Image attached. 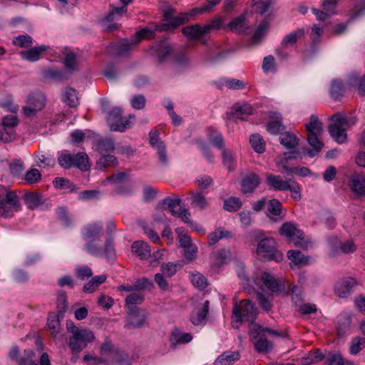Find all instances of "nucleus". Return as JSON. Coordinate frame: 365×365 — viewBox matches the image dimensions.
Segmentation results:
<instances>
[{
    "label": "nucleus",
    "mask_w": 365,
    "mask_h": 365,
    "mask_svg": "<svg viewBox=\"0 0 365 365\" xmlns=\"http://www.w3.org/2000/svg\"><path fill=\"white\" fill-rule=\"evenodd\" d=\"M242 201L239 197H230L224 201L223 209L226 211L234 212L241 208Z\"/></svg>",
    "instance_id": "obj_49"
},
{
    "label": "nucleus",
    "mask_w": 365,
    "mask_h": 365,
    "mask_svg": "<svg viewBox=\"0 0 365 365\" xmlns=\"http://www.w3.org/2000/svg\"><path fill=\"white\" fill-rule=\"evenodd\" d=\"M282 205L277 199L270 200L267 205V210L272 215L270 220L274 222L281 221L284 219L282 215Z\"/></svg>",
    "instance_id": "obj_23"
},
{
    "label": "nucleus",
    "mask_w": 365,
    "mask_h": 365,
    "mask_svg": "<svg viewBox=\"0 0 365 365\" xmlns=\"http://www.w3.org/2000/svg\"><path fill=\"white\" fill-rule=\"evenodd\" d=\"M46 106V98L43 94L35 93L28 97L27 104L22 108L26 118H32Z\"/></svg>",
    "instance_id": "obj_10"
},
{
    "label": "nucleus",
    "mask_w": 365,
    "mask_h": 365,
    "mask_svg": "<svg viewBox=\"0 0 365 365\" xmlns=\"http://www.w3.org/2000/svg\"><path fill=\"white\" fill-rule=\"evenodd\" d=\"M123 110L120 108H113L108 113L107 122L111 131L124 132L131 128V123L128 119L122 117Z\"/></svg>",
    "instance_id": "obj_9"
},
{
    "label": "nucleus",
    "mask_w": 365,
    "mask_h": 365,
    "mask_svg": "<svg viewBox=\"0 0 365 365\" xmlns=\"http://www.w3.org/2000/svg\"><path fill=\"white\" fill-rule=\"evenodd\" d=\"M154 51L160 62H163L171 53L173 49L171 46L165 42H161L153 46Z\"/></svg>",
    "instance_id": "obj_30"
},
{
    "label": "nucleus",
    "mask_w": 365,
    "mask_h": 365,
    "mask_svg": "<svg viewBox=\"0 0 365 365\" xmlns=\"http://www.w3.org/2000/svg\"><path fill=\"white\" fill-rule=\"evenodd\" d=\"M240 354L237 351H227L220 354L215 361V365H232L237 361Z\"/></svg>",
    "instance_id": "obj_25"
},
{
    "label": "nucleus",
    "mask_w": 365,
    "mask_h": 365,
    "mask_svg": "<svg viewBox=\"0 0 365 365\" xmlns=\"http://www.w3.org/2000/svg\"><path fill=\"white\" fill-rule=\"evenodd\" d=\"M305 34L304 29L302 28L297 29V30L287 34L281 41V45L284 48H289L294 46L297 41L304 37Z\"/></svg>",
    "instance_id": "obj_26"
},
{
    "label": "nucleus",
    "mask_w": 365,
    "mask_h": 365,
    "mask_svg": "<svg viewBox=\"0 0 365 365\" xmlns=\"http://www.w3.org/2000/svg\"><path fill=\"white\" fill-rule=\"evenodd\" d=\"M63 317L58 316V313L49 314L48 317L47 325L49 329L52 331V334L54 337H56L60 329V318Z\"/></svg>",
    "instance_id": "obj_52"
},
{
    "label": "nucleus",
    "mask_w": 365,
    "mask_h": 365,
    "mask_svg": "<svg viewBox=\"0 0 365 365\" xmlns=\"http://www.w3.org/2000/svg\"><path fill=\"white\" fill-rule=\"evenodd\" d=\"M191 205L200 210H205L208 206L205 197L200 192L192 193Z\"/></svg>",
    "instance_id": "obj_50"
},
{
    "label": "nucleus",
    "mask_w": 365,
    "mask_h": 365,
    "mask_svg": "<svg viewBox=\"0 0 365 365\" xmlns=\"http://www.w3.org/2000/svg\"><path fill=\"white\" fill-rule=\"evenodd\" d=\"M133 38L130 40L122 39L116 43H111L108 48V52L114 56H125L128 55L136 46Z\"/></svg>",
    "instance_id": "obj_13"
},
{
    "label": "nucleus",
    "mask_w": 365,
    "mask_h": 365,
    "mask_svg": "<svg viewBox=\"0 0 365 365\" xmlns=\"http://www.w3.org/2000/svg\"><path fill=\"white\" fill-rule=\"evenodd\" d=\"M115 230V225L114 222L108 221L106 225L107 236L104 244V258L111 263L114 262L117 258L113 238L111 237V234Z\"/></svg>",
    "instance_id": "obj_12"
},
{
    "label": "nucleus",
    "mask_w": 365,
    "mask_h": 365,
    "mask_svg": "<svg viewBox=\"0 0 365 365\" xmlns=\"http://www.w3.org/2000/svg\"><path fill=\"white\" fill-rule=\"evenodd\" d=\"M287 257L295 265H306L309 259V257L304 255L301 252L293 250L287 252Z\"/></svg>",
    "instance_id": "obj_44"
},
{
    "label": "nucleus",
    "mask_w": 365,
    "mask_h": 365,
    "mask_svg": "<svg viewBox=\"0 0 365 365\" xmlns=\"http://www.w3.org/2000/svg\"><path fill=\"white\" fill-rule=\"evenodd\" d=\"M20 209L19 199L16 193L8 187L0 185V215L11 217Z\"/></svg>",
    "instance_id": "obj_5"
},
{
    "label": "nucleus",
    "mask_w": 365,
    "mask_h": 365,
    "mask_svg": "<svg viewBox=\"0 0 365 365\" xmlns=\"http://www.w3.org/2000/svg\"><path fill=\"white\" fill-rule=\"evenodd\" d=\"M250 143L253 150L258 153L265 150V141L259 134H252L250 138Z\"/></svg>",
    "instance_id": "obj_46"
},
{
    "label": "nucleus",
    "mask_w": 365,
    "mask_h": 365,
    "mask_svg": "<svg viewBox=\"0 0 365 365\" xmlns=\"http://www.w3.org/2000/svg\"><path fill=\"white\" fill-rule=\"evenodd\" d=\"M271 5V0H252V7L255 12L263 14H264Z\"/></svg>",
    "instance_id": "obj_56"
},
{
    "label": "nucleus",
    "mask_w": 365,
    "mask_h": 365,
    "mask_svg": "<svg viewBox=\"0 0 365 365\" xmlns=\"http://www.w3.org/2000/svg\"><path fill=\"white\" fill-rule=\"evenodd\" d=\"M261 182L260 178L256 173H252L245 175L241 180V187L243 193L252 192Z\"/></svg>",
    "instance_id": "obj_16"
},
{
    "label": "nucleus",
    "mask_w": 365,
    "mask_h": 365,
    "mask_svg": "<svg viewBox=\"0 0 365 365\" xmlns=\"http://www.w3.org/2000/svg\"><path fill=\"white\" fill-rule=\"evenodd\" d=\"M307 134H322L323 131L322 123L315 115H312L310 121L305 125Z\"/></svg>",
    "instance_id": "obj_41"
},
{
    "label": "nucleus",
    "mask_w": 365,
    "mask_h": 365,
    "mask_svg": "<svg viewBox=\"0 0 365 365\" xmlns=\"http://www.w3.org/2000/svg\"><path fill=\"white\" fill-rule=\"evenodd\" d=\"M262 284L271 292H285L290 288L288 282L284 279H277L269 272H263L260 277Z\"/></svg>",
    "instance_id": "obj_11"
},
{
    "label": "nucleus",
    "mask_w": 365,
    "mask_h": 365,
    "mask_svg": "<svg viewBox=\"0 0 365 365\" xmlns=\"http://www.w3.org/2000/svg\"><path fill=\"white\" fill-rule=\"evenodd\" d=\"M113 361L118 365H130L128 355L123 351L116 350L114 351Z\"/></svg>",
    "instance_id": "obj_64"
},
{
    "label": "nucleus",
    "mask_w": 365,
    "mask_h": 365,
    "mask_svg": "<svg viewBox=\"0 0 365 365\" xmlns=\"http://www.w3.org/2000/svg\"><path fill=\"white\" fill-rule=\"evenodd\" d=\"M31 351H24V355H19V349L18 346H13L9 351V356L11 359L15 360L19 365H26L31 358Z\"/></svg>",
    "instance_id": "obj_32"
},
{
    "label": "nucleus",
    "mask_w": 365,
    "mask_h": 365,
    "mask_svg": "<svg viewBox=\"0 0 365 365\" xmlns=\"http://www.w3.org/2000/svg\"><path fill=\"white\" fill-rule=\"evenodd\" d=\"M15 130L10 128H6L4 125L0 124V142L9 143L15 139Z\"/></svg>",
    "instance_id": "obj_55"
},
{
    "label": "nucleus",
    "mask_w": 365,
    "mask_h": 365,
    "mask_svg": "<svg viewBox=\"0 0 365 365\" xmlns=\"http://www.w3.org/2000/svg\"><path fill=\"white\" fill-rule=\"evenodd\" d=\"M253 112V108L251 105L245 103L242 106H235L233 108V110L231 112L232 118L237 120H245L247 117L252 115Z\"/></svg>",
    "instance_id": "obj_28"
},
{
    "label": "nucleus",
    "mask_w": 365,
    "mask_h": 365,
    "mask_svg": "<svg viewBox=\"0 0 365 365\" xmlns=\"http://www.w3.org/2000/svg\"><path fill=\"white\" fill-rule=\"evenodd\" d=\"M44 77L56 82H62L68 78V76L64 72L53 68L44 71Z\"/></svg>",
    "instance_id": "obj_39"
},
{
    "label": "nucleus",
    "mask_w": 365,
    "mask_h": 365,
    "mask_svg": "<svg viewBox=\"0 0 365 365\" xmlns=\"http://www.w3.org/2000/svg\"><path fill=\"white\" fill-rule=\"evenodd\" d=\"M74 165L76 167L81 170H87L90 168L89 158L86 153H78L74 154Z\"/></svg>",
    "instance_id": "obj_42"
},
{
    "label": "nucleus",
    "mask_w": 365,
    "mask_h": 365,
    "mask_svg": "<svg viewBox=\"0 0 365 365\" xmlns=\"http://www.w3.org/2000/svg\"><path fill=\"white\" fill-rule=\"evenodd\" d=\"M127 9L125 6L113 7L104 19L106 23H112L118 20L123 14L126 13Z\"/></svg>",
    "instance_id": "obj_53"
},
{
    "label": "nucleus",
    "mask_w": 365,
    "mask_h": 365,
    "mask_svg": "<svg viewBox=\"0 0 365 365\" xmlns=\"http://www.w3.org/2000/svg\"><path fill=\"white\" fill-rule=\"evenodd\" d=\"M326 365H351L340 353L329 354L326 359Z\"/></svg>",
    "instance_id": "obj_54"
},
{
    "label": "nucleus",
    "mask_w": 365,
    "mask_h": 365,
    "mask_svg": "<svg viewBox=\"0 0 365 365\" xmlns=\"http://www.w3.org/2000/svg\"><path fill=\"white\" fill-rule=\"evenodd\" d=\"M339 334L344 335L351 326V315L349 313H341L336 317Z\"/></svg>",
    "instance_id": "obj_33"
},
{
    "label": "nucleus",
    "mask_w": 365,
    "mask_h": 365,
    "mask_svg": "<svg viewBox=\"0 0 365 365\" xmlns=\"http://www.w3.org/2000/svg\"><path fill=\"white\" fill-rule=\"evenodd\" d=\"M229 27L231 31L245 34L247 31L248 27L246 24V18L244 15H241L234 19L229 23Z\"/></svg>",
    "instance_id": "obj_35"
},
{
    "label": "nucleus",
    "mask_w": 365,
    "mask_h": 365,
    "mask_svg": "<svg viewBox=\"0 0 365 365\" xmlns=\"http://www.w3.org/2000/svg\"><path fill=\"white\" fill-rule=\"evenodd\" d=\"M180 203H181V200L179 198L167 197V198L164 199L163 202V206L166 205L168 210L174 216H175L177 215V213L179 212V209L175 210V208L181 207ZM163 208H165V207H163Z\"/></svg>",
    "instance_id": "obj_57"
},
{
    "label": "nucleus",
    "mask_w": 365,
    "mask_h": 365,
    "mask_svg": "<svg viewBox=\"0 0 365 365\" xmlns=\"http://www.w3.org/2000/svg\"><path fill=\"white\" fill-rule=\"evenodd\" d=\"M320 135L316 133L307 134L308 143L313 148V150L304 148V153H306L311 158L314 157L319 153L324 146V143L318 138Z\"/></svg>",
    "instance_id": "obj_22"
},
{
    "label": "nucleus",
    "mask_w": 365,
    "mask_h": 365,
    "mask_svg": "<svg viewBox=\"0 0 365 365\" xmlns=\"http://www.w3.org/2000/svg\"><path fill=\"white\" fill-rule=\"evenodd\" d=\"M46 45H41L33 47L29 50L22 51L21 56L23 59L28 61L34 62L40 59L41 54L48 49Z\"/></svg>",
    "instance_id": "obj_24"
},
{
    "label": "nucleus",
    "mask_w": 365,
    "mask_h": 365,
    "mask_svg": "<svg viewBox=\"0 0 365 365\" xmlns=\"http://www.w3.org/2000/svg\"><path fill=\"white\" fill-rule=\"evenodd\" d=\"M292 179L283 180L281 175H276L272 173L265 174V181L268 187L275 191H286Z\"/></svg>",
    "instance_id": "obj_15"
},
{
    "label": "nucleus",
    "mask_w": 365,
    "mask_h": 365,
    "mask_svg": "<svg viewBox=\"0 0 365 365\" xmlns=\"http://www.w3.org/2000/svg\"><path fill=\"white\" fill-rule=\"evenodd\" d=\"M365 346V339L362 337H355L352 339L350 345L349 352L352 355L358 354Z\"/></svg>",
    "instance_id": "obj_61"
},
{
    "label": "nucleus",
    "mask_w": 365,
    "mask_h": 365,
    "mask_svg": "<svg viewBox=\"0 0 365 365\" xmlns=\"http://www.w3.org/2000/svg\"><path fill=\"white\" fill-rule=\"evenodd\" d=\"M231 233L229 231L224 230L221 228L216 229L214 232L208 235L207 242L209 245H213L220 240L229 237Z\"/></svg>",
    "instance_id": "obj_45"
},
{
    "label": "nucleus",
    "mask_w": 365,
    "mask_h": 365,
    "mask_svg": "<svg viewBox=\"0 0 365 365\" xmlns=\"http://www.w3.org/2000/svg\"><path fill=\"white\" fill-rule=\"evenodd\" d=\"M253 237L259 240L257 249L258 255L277 262L282 260L283 255L277 250L274 238L264 237V233L260 230L254 231Z\"/></svg>",
    "instance_id": "obj_4"
},
{
    "label": "nucleus",
    "mask_w": 365,
    "mask_h": 365,
    "mask_svg": "<svg viewBox=\"0 0 365 365\" xmlns=\"http://www.w3.org/2000/svg\"><path fill=\"white\" fill-rule=\"evenodd\" d=\"M145 320L146 317L139 313L137 307H129L128 323L126 324L128 328L130 327L138 329L142 328L145 323Z\"/></svg>",
    "instance_id": "obj_17"
},
{
    "label": "nucleus",
    "mask_w": 365,
    "mask_h": 365,
    "mask_svg": "<svg viewBox=\"0 0 365 365\" xmlns=\"http://www.w3.org/2000/svg\"><path fill=\"white\" fill-rule=\"evenodd\" d=\"M67 329L72 334V336L68 339V344L73 356L71 357L73 362L78 359L77 354L80 353L87 344L92 342L95 339L94 334L88 329H81L73 324L72 322H67Z\"/></svg>",
    "instance_id": "obj_2"
},
{
    "label": "nucleus",
    "mask_w": 365,
    "mask_h": 365,
    "mask_svg": "<svg viewBox=\"0 0 365 365\" xmlns=\"http://www.w3.org/2000/svg\"><path fill=\"white\" fill-rule=\"evenodd\" d=\"M76 277L81 280H84L91 277L93 275L91 269L87 265H81L76 268Z\"/></svg>",
    "instance_id": "obj_62"
},
{
    "label": "nucleus",
    "mask_w": 365,
    "mask_h": 365,
    "mask_svg": "<svg viewBox=\"0 0 365 365\" xmlns=\"http://www.w3.org/2000/svg\"><path fill=\"white\" fill-rule=\"evenodd\" d=\"M182 32L190 40H200L204 36L207 34L205 26H201L200 24L185 26L182 29Z\"/></svg>",
    "instance_id": "obj_20"
},
{
    "label": "nucleus",
    "mask_w": 365,
    "mask_h": 365,
    "mask_svg": "<svg viewBox=\"0 0 365 365\" xmlns=\"http://www.w3.org/2000/svg\"><path fill=\"white\" fill-rule=\"evenodd\" d=\"M279 233L293 241L296 247L307 248L308 246V242L304 240L303 232L292 222L284 223L279 229Z\"/></svg>",
    "instance_id": "obj_8"
},
{
    "label": "nucleus",
    "mask_w": 365,
    "mask_h": 365,
    "mask_svg": "<svg viewBox=\"0 0 365 365\" xmlns=\"http://www.w3.org/2000/svg\"><path fill=\"white\" fill-rule=\"evenodd\" d=\"M106 276L104 274L95 276L83 286V291L86 293L93 292L101 284L106 280Z\"/></svg>",
    "instance_id": "obj_36"
},
{
    "label": "nucleus",
    "mask_w": 365,
    "mask_h": 365,
    "mask_svg": "<svg viewBox=\"0 0 365 365\" xmlns=\"http://www.w3.org/2000/svg\"><path fill=\"white\" fill-rule=\"evenodd\" d=\"M26 205L30 209H34L43 203V196L38 192H28L24 196Z\"/></svg>",
    "instance_id": "obj_31"
},
{
    "label": "nucleus",
    "mask_w": 365,
    "mask_h": 365,
    "mask_svg": "<svg viewBox=\"0 0 365 365\" xmlns=\"http://www.w3.org/2000/svg\"><path fill=\"white\" fill-rule=\"evenodd\" d=\"M98 160L97 161V166L100 169L106 168L108 167H114L118 164L116 158L110 154H101Z\"/></svg>",
    "instance_id": "obj_48"
},
{
    "label": "nucleus",
    "mask_w": 365,
    "mask_h": 365,
    "mask_svg": "<svg viewBox=\"0 0 365 365\" xmlns=\"http://www.w3.org/2000/svg\"><path fill=\"white\" fill-rule=\"evenodd\" d=\"M61 100L71 108L76 107L79 103L77 91L73 88L66 87L63 92Z\"/></svg>",
    "instance_id": "obj_29"
},
{
    "label": "nucleus",
    "mask_w": 365,
    "mask_h": 365,
    "mask_svg": "<svg viewBox=\"0 0 365 365\" xmlns=\"http://www.w3.org/2000/svg\"><path fill=\"white\" fill-rule=\"evenodd\" d=\"M74 154L70 153L68 150H63L58 155V164L65 169L73 167Z\"/></svg>",
    "instance_id": "obj_43"
},
{
    "label": "nucleus",
    "mask_w": 365,
    "mask_h": 365,
    "mask_svg": "<svg viewBox=\"0 0 365 365\" xmlns=\"http://www.w3.org/2000/svg\"><path fill=\"white\" fill-rule=\"evenodd\" d=\"M96 149L101 154L112 153L115 149V143L110 138L98 140L96 145Z\"/></svg>",
    "instance_id": "obj_47"
},
{
    "label": "nucleus",
    "mask_w": 365,
    "mask_h": 365,
    "mask_svg": "<svg viewBox=\"0 0 365 365\" xmlns=\"http://www.w3.org/2000/svg\"><path fill=\"white\" fill-rule=\"evenodd\" d=\"M131 250L141 260L147 259L151 255L150 246L144 241L138 240L133 242Z\"/></svg>",
    "instance_id": "obj_19"
},
{
    "label": "nucleus",
    "mask_w": 365,
    "mask_h": 365,
    "mask_svg": "<svg viewBox=\"0 0 365 365\" xmlns=\"http://www.w3.org/2000/svg\"><path fill=\"white\" fill-rule=\"evenodd\" d=\"M279 141L287 148H294L298 145V139L291 132H283L279 137Z\"/></svg>",
    "instance_id": "obj_38"
},
{
    "label": "nucleus",
    "mask_w": 365,
    "mask_h": 365,
    "mask_svg": "<svg viewBox=\"0 0 365 365\" xmlns=\"http://www.w3.org/2000/svg\"><path fill=\"white\" fill-rule=\"evenodd\" d=\"M68 304L67 295L66 292L63 291H60L58 293L56 299V307L58 316H64V313L66 312L68 307Z\"/></svg>",
    "instance_id": "obj_51"
},
{
    "label": "nucleus",
    "mask_w": 365,
    "mask_h": 365,
    "mask_svg": "<svg viewBox=\"0 0 365 365\" xmlns=\"http://www.w3.org/2000/svg\"><path fill=\"white\" fill-rule=\"evenodd\" d=\"M221 85L232 90L243 89L245 85L242 81L235 78H222L220 81Z\"/></svg>",
    "instance_id": "obj_58"
},
{
    "label": "nucleus",
    "mask_w": 365,
    "mask_h": 365,
    "mask_svg": "<svg viewBox=\"0 0 365 365\" xmlns=\"http://www.w3.org/2000/svg\"><path fill=\"white\" fill-rule=\"evenodd\" d=\"M13 43L19 47H30L33 43V38L29 35H19L14 38Z\"/></svg>",
    "instance_id": "obj_63"
},
{
    "label": "nucleus",
    "mask_w": 365,
    "mask_h": 365,
    "mask_svg": "<svg viewBox=\"0 0 365 365\" xmlns=\"http://www.w3.org/2000/svg\"><path fill=\"white\" fill-rule=\"evenodd\" d=\"M351 190L359 195H365V175L354 173L350 180Z\"/></svg>",
    "instance_id": "obj_21"
},
{
    "label": "nucleus",
    "mask_w": 365,
    "mask_h": 365,
    "mask_svg": "<svg viewBox=\"0 0 365 365\" xmlns=\"http://www.w3.org/2000/svg\"><path fill=\"white\" fill-rule=\"evenodd\" d=\"M257 315V309L250 299H243L235 304L232 311V323L242 322L253 323Z\"/></svg>",
    "instance_id": "obj_6"
},
{
    "label": "nucleus",
    "mask_w": 365,
    "mask_h": 365,
    "mask_svg": "<svg viewBox=\"0 0 365 365\" xmlns=\"http://www.w3.org/2000/svg\"><path fill=\"white\" fill-rule=\"evenodd\" d=\"M207 132L208 138L211 144L218 149L223 150L225 143L222 134L212 128H209Z\"/></svg>",
    "instance_id": "obj_37"
},
{
    "label": "nucleus",
    "mask_w": 365,
    "mask_h": 365,
    "mask_svg": "<svg viewBox=\"0 0 365 365\" xmlns=\"http://www.w3.org/2000/svg\"><path fill=\"white\" fill-rule=\"evenodd\" d=\"M155 31H157L155 30V26L153 29H149V28H143L138 31H136L135 36L132 38L134 41V44H138L140 41H141L143 39H152L155 38Z\"/></svg>",
    "instance_id": "obj_40"
},
{
    "label": "nucleus",
    "mask_w": 365,
    "mask_h": 365,
    "mask_svg": "<svg viewBox=\"0 0 365 365\" xmlns=\"http://www.w3.org/2000/svg\"><path fill=\"white\" fill-rule=\"evenodd\" d=\"M350 126L346 118L337 113L331 117L328 131L336 143L341 144L346 140V130Z\"/></svg>",
    "instance_id": "obj_7"
},
{
    "label": "nucleus",
    "mask_w": 365,
    "mask_h": 365,
    "mask_svg": "<svg viewBox=\"0 0 365 365\" xmlns=\"http://www.w3.org/2000/svg\"><path fill=\"white\" fill-rule=\"evenodd\" d=\"M267 334L274 337H285L287 336L284 331H278L259 324L255 325L254 329L251 331L252 341L255 350L259 353L266 354L272 349V344L265 337Z\"/></svg>",
    "instance_id": "obj_3"
},
{
    "label": "nucleus",
    "mask_w": 365,
    "mask_h": 365,
    "mask_svg": "<svg viewBox=\"0 0 365 365\" xmlns=\"http://www.w3.org/2000/svg\"><path fill=\"white\" fill-rule=\"evenodd\" d=\"M210 302L205 301L201 308L195 309L190 315V321L194 325H199L206 317L209 311Z\"/></svg>",
    "instance_id": "obj_27"
},
{
    "label": "nucleus",
    "mask_w": 365,
    "mask_h": 365,
    "mask_svg": "<svg viewBox=\"0 0 365 365\" xmlns=\"http://www.w3.org/2000/svg\"><path fill=\"white\" fill-rule=\"evenodd\" d=\"M188 21V16L185 14H180L176 16H173L170 20H168L166 23H164L161 25H155V30L160 32L170 30L171 29H175L180 25L183 24L184 23Z\"/></svg>",
    "instance_id": "obj_18"
},
{
    "label": "nucleus",
    "mask_w": 365,
    "mask_h": 365,
    "mask_svg": "<svg viewBox=\"0 0 365 365\" xmlns=\"http://www.w3.org/2000/svg\"><path fill=\"white\" fill-rule=\"evenodd\" d=\"M345 89L341 81L333 80L331 83L329 94L335 101H339L344 96Z\"/></svg>",
    "instance_id": "obj_34"
},
{
    "label": "nucleus",
    "mask_w": 365,
    "mask_h": 365,
    "mask_svg": "<svg viewBox=\"0 0 365 365\" xmlns=\"http://www.w3.org/2000/svg\"><path fill=\"white\" fill-rule=\"evenodd\" d=\"M41 179V174L36 168H32L28 170L24 177V180L28 184H34L38 182Z\"/></svg>",
    "instance_id": "obj_59"
},
{
    "label": "nucleus",
    "mask_w": 365,
    "mask_h": 365,
    "mask_svg": "<svg viewBox=\"0 0 365 365\" xmlns=\"http://www.w3.org/2000/svg\"><path fill=\"white\" fill-rule=\"evenodd\" d=\"M356 285V281L352 277H345L338 281L334 286V293L340 298L348 297Z\"/></svg>",
    "instance_id": "obj_14"
},
{
    "label": "nucleus",
    "mask_w": 365,
    "mask_h": 365,
    "mask_svg": "<svg viewBox=\"0 0 365 365\" xmlns=\"http://www.w3.org/2000/svg\"><path fill=\"white\" fill-rule=\"evenodd\" d=\"M103 226L101 222L86 225L82 230L81 235L86 242L85 250L96 257H104V245L99 244V237L103 235Z\"/></svg>",
    "instance_id": "obj_1"
},
{
    "label": "nucleus",
    "mask_w": 365,
    "mask_h": 365,
    "mask_svg": "<svg viewBox=\"0 0 365 365\" xmlns=\"http://www.w3.org/2000/svg\"><path fill=\"white\" fill-rule=\"evenodd\" d=\"M222 163L225 167H227L230 170H232L235 168V158L230 151L226 149H223L222 153Z\"/></svg>",
    "instance_id": "obj_60"
}]
</instances>
